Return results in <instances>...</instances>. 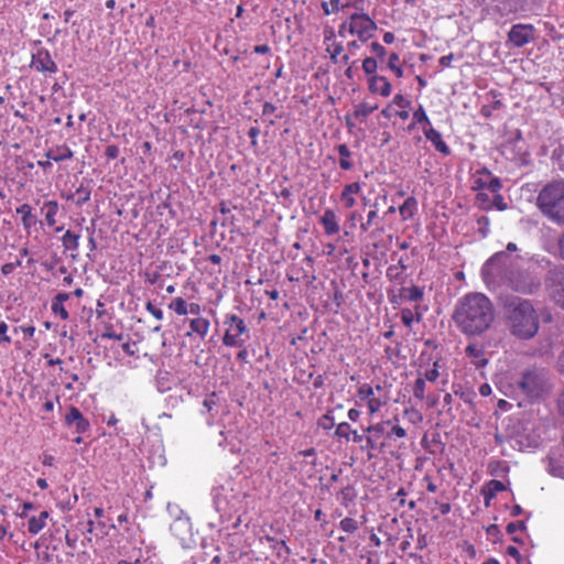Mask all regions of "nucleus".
I'll list each match as a JSON object with an SVG mask.
<instances>
[{
    "mask_svg": "<svg viewBox=\"0 0 564 564\" xmlns=\"http://www.w3.org/2000/svg\"><path fill=\"white\" fill-rule=\"evenodd\" d=\"M417 207V200L415 197H408L404 203L399 207L400 215L404 220L410 219L414 216Z\"/></svg>",
    "mask_w": 564,
    "mask_h": 564,
    "instance_id": "obj_21",
    "label": "nucleus"
},
{
    "mask_svg": "<svg viewBox=\"0 0 564 564\" xmlns=\"http://www.w3.org/2000/svg\"><path fill=\"white\" fill-rule=\"evenodd\" d=\"M452 317L462 334L480 336L491 328L496 319V310L486 294L469 292L458 299Z\"/></svg>",
    "mask_w": 564,
    "mask_h": 564,
    "instance_id": "obj_1",
    "label": "nucleus"
},
{
    "mask_svg": "<svg viewBox=\"0 0 564 564\" xmlns=\"http://www.w3.org/2000/svg\"><path fill=\"white\" fill-rule=\"evenodd\" d=\"M69 300V294L68 293H58L55 297H54V302L56 303H62L64 304V302L68 301Z\"/></svg>",
    "mask_w": 564,
    "mask_h": 564,
    "instance_id": "obj_64",
    "label": "nucleus"
},
{
    "mask_svg": "<svg viewBox=\"0 0 564 564\" xmlns=\"http://www.w3.org/2000/svg\"><path fill=\"white\" fill-rule=\"evenodd\" d=\"M339 528L347 533H354L358 530V523L355 519L347 517L339 522Z\"/></svg>",
    "mask_w": 564,
    "mask_h": 564,
    "instance_id": "obj_32",
    "label": "nucleus"
},
{
    "mask_svg": "<svg viewBox=\"0 0 564 564\" xmlns=\"http://www.w3.org/2000/svg\"><path fill=\"white\" fill-rule=\"evenodd\" d=\"M340 497H341L343 505L347 506L356 497L355 489L351 486H347V487L343 488L340 491Z\"/></svg>",
    "mask_w": 564,
    "mask_h": 564,
    "instance_id": "obj_36",
    "label": "nucleus"
},
{
    "mask_svg": "<svg viewBox=\"0 0 564 564\" xmlns=\"http://www.w3.org/2000/svg\"><path fill=\"white\" fill-rule=\"evenodd\" d=\"M276 110V107L271 102H264L262 108V116H270Z\"/></svg>",
    "mask_w": 564,
    "mask_h": 564,
    "instance_id": "obj_56",
    "label": "nucleus"
},
{
    "mask_svg": "<svg viewBox=\"0 0 564 564\" xmlns=\"http://www.w3.org/2000/svg\"><path fill=\"white\" fill-rule=\"evenodd\" d=\"M517 387L530 400H540L552 390V382L544 369L532 368L525 370L517 381Z\"/></svg>",
    "mask_w": 564,
    "mask_h": 564,
    "instance_id": "obj_4",
    "label": "nucleus"
},
{
    "mask_svg": "<svg viewBox=\"0 0 564 564\" xmlns=\"http://www.w3.org/2000/svg\"><path fill=\"white\" fill-rule=\"evenodd\" d=\"M189 327L193 333H196L200 337H205L209 329V322L203 317L193 318L189 322Z\"/></svg>",
    "mask_w": 564,
    "mask_h": 564,
    "instance_id": "obj_24",
    "label": "nucleus"
},
{
    "mask_svg": "<svg viewBox=\"0 0 564 564\" xmlns=\"http://www.w3.org/2000/svg\"><path fill=\"white\" fill-rule=\"evenodd\" d=\"M557 409L558 412L564 416V389L561 391L557 398Z\"/></svg>",
    "mask_w": 564,
    "mask_h": 564,
    "instance_id": "obj_59",
    "label": "nucleus"
},
{
    "mask_svg": "<svg viewBox=\"0 0 564 564\" xmlns=\"http://www.w3.org/2000/svg\"><path fill=\"white\" fill-rule=\"evenodd\" d=\"M536 204L550 220L564 225V180L546 184L540 191Z\"/></svg>",
    "mask_w": 564,
    "mask_h": 564,
    "instance_id": "obj_3",
    "label": "nucleus"
},
{
    "mask_svg": "<svg viewBox=\"0 0 564 564\" xmlns=\"http://www.w3.org/2000/svg\"><path fill=\"white\" fill-rule=\"evenodd\" d=\"M506 489L505 485L500 480H490L487 484V499L495 497L498 492Z\"/></svg>",
    "mask_w": 564,
    "mask_h": 564,
    "instance_id": "obj_31",
    "label": "nucleus"
},
{
    "mask_svg": "<svg viewBox=\"0 0 564 564\" xmlns=\"http://www.w3.org/2000/svg\"><path fill=\"white\" fill-rule=\"evenodd\" d=\"M491 387L488 384V383H484L480 386L479 388V393L482 395V397H488L491 394Z\"/></svg>",
    "mask_w": 564,
    "mask_h": 564,
    "instance_id": "obj_61",
    "label": "nucleus"
},
{
    "mask_svg": "<svg viewBox=\"0 0 564 564\" xmlns=\"http://www.w3.org/2000/svg\"><path fill=\"white\" fill-rule=\"evenodd\" d=\"M377 109V105L371 106L367 102H361L355 106L352 117L356 120L364 121L370 113H372Z\"/></svg>",
    "mask_w": 564,
    "mask_h": 564,
    "instance_id": "obj_25",
    "label": "nucleus"
},
{
    "mask_svg": "<svg viewBox=\"0 0 564 564\" xmlns=\"http://www.w3.org/2000/svg\"><path fill=\"white\" fill-rule=\"evenodd\" d=\"M517 249L516 243L509 242L506 251L497 252L488 259L481 268V275L484 280L486 282L495 280L500 273H502V269L512 268L513 260L510 258L509 253L516 252Z\"/></svg>",
    "mask_w": 564,
    "mask_h": 564,
    "instance_id": "obj_7",
    "label": "nucleus"
},
{
    "mask_svg": "<svg viewBox=\"0 0 564 564\" xmlns=\"http://www.w3.org/2000/svg\"><path fill=\"white\" fill-rule=\"evenodd\" d=\"M170 307L178 315L187 314V304L182 297L174 299Z\"/></svg>",
    "mask_w": 564,
    "mask_h": 564,
    "instance_id": "obj_33",
    "label": "nucleus"
},
{
    "mask_svg": "<svg viewBox=\"0 0 564 564\" xmlns=\"http://www.w3.org/2000/svg\"><path fill=\"white\" fill-rule=\"evenodd\" d=\"M401 319H402V323H403L406 327H411V326H412L413 321L415 319V317H414L413 312H412L410 308H403V310L401 311Z\"/></svg>",
    "mask_w": 564,
    "mask_h": 564,
    "instance_id": "obj_42",
    "label": "nucleus"
},
{
    "mask_svg": "<svg viewBox=\"0 0 564 564\" xmlns=\"http://www.w3.org/2000/svg\"><path fill=\"white\" fill-rule=\"evenodd\" d=\"M503 311L506 325L512 336L527 340L538 334L539 315L532 301L512 296L506 300Z\"/></svg>",
    "mask_w": 564,
    "mask_h": 564,
    "instance_id": "obj_2",
    "label": "nucleus"
},
{
    "mask_svg": "<svg viewBox=\"0 0 564 564\" xmlns=\"http://www.w3.org/2000/svg\"><path fill=\"white\" fill-rule=\"evenodd\" d=\"M391 435H394L399 438H403L406 436V432L403 427H401L400 425H394L392 426L391 429V432L388 433V436L390 437Z\"/></svg>",
    "mask_w": 564,
    "mask_h": 564,
    "instance_id": "obj_55",
    "label": "nucleus"
},
{
    "mask_svg": "<svg viewBox=\"0 0 564 564\" xmlns=\"http://www.w3.org/2000/svg\"><path fill=\"white\" fill-rule=\"evenodd\" d=\"M76 192H77V194H80V196H82L78 204H83V203H86L87 200H89L90 191L88 188L80 185Z\"/></svg>",
    "mask_w": 564,
    "mask_h": 564,
    "instance_id": "obj_50",
    "label": "nucleus"
},
{
    "mask_svg": "<svg viewBox=\"0 0 564 564\" xmlns=\"http://www.w3.org/2000/svg\"><path fill=\"white\" fill-rule=\"evenodd\" d=\"M425 392V380L423 378H417L414 383L413 394L416 399L423 400Z\"/></svg>",
    "mask_w": 564,
    "mask_h": 564,
    "instance_id": "obj_37",
    "label": "nucleus"
},
{
    "mask_svg": "<svg viewBox=\"0 0 564 564\" xmlns=\"http://www.w3.org/2000/svg\"><path fill=\"white\" fill-rule=\"evenodd\" d=\"M545 289L550 299L564 310V267L551 268L545 275Z\"/></svg>",
    "mask_w": 564,
    "mask_h": 564,
    "instance_id": "obj_8",
    "label": "nucleus"
},
{
    "mask_svg": "<svg viewBox=\"0 0 564 564\" xmlns=\"http://www.w3.org/2000/svg\"><path fill=\"white\" fill-rule=\"evenodd\" d=\"M437 367H438V360L434 361L433 368L425 372L424 377L426 380H429L431 382H434L437 380V378L440 377Z\"/></svg>",
    "mask_w": 564,
    "mask_h": 564,
    "instance_id": "obj_43",
    "label": "nucleus"
},
{
    "mask_svg": "<svg viewBox=\"0 0 564 564\" xmlns=\"http://www.w3.org/2000/svg\"><path fill=\"white\" fill-rule=\"evenodd\" d=\"M42 210L45 213V220L48 226H54L56 220L55 216L58 212V203L56 200L45 202Z\"/></svg>",
    "mask_w": 564,
    "mask_h": 564,
    "instance_id": "obj_23",
    "label": "nucleus"
},
{
    "mask_svg": "<svg viewBox=\"0 0 564 564\" xmlns=\"http://www.w3.org/2000/svg\"><path fill=\"white\" fill-rule=\"evenodd\" d=\"M350 432H351L350 425L346 422H343L337 425L335 434L338 437H344L346 440H349Z\"/></svg>",
    "mask_w": 564,
    "mask_h": 564,
    "instance_id": "obj_40",
    "label": "nucleus"
},
{
    "mask_svg": "<svg viewBox=\"0 0 564 564\" xmlns=\"http://www.w3.org/2000/svg\"><path fill=\"white\" fill-rule=\"evenodd\" d=\"M369 89L371 93L388 97L391 94V84L384 76L373 75L369 78Z\"/></svg>",
    "mask_w": 564,
    "mask_h": 564,
    "instance_id": "obj_14",
    "label": "nucleus"
},
{
    "mask_svg": "<svg viewBox=\"0 0 564 564\" xmlns=\"http://www.w3.org/2000/svg\"><path fill=\"white\" fill-rule=\"evenodd\" d=\"M382 392L383 389L379 384L373 388L364 383L358 388V398L367 403L370 414H375L387 403L388 398Z\"/></svg>",
    "mask_w": 564,
    "mask_h": 564,
    "instance_id": "obj_10",
    "label": "nucleus"
},
{
    "mask_svg": "<svg viewBox=\"0 0 564 564\" xmlns=\"http://www.w3.org/2000/svg\"><path fill=\"white\" fill-rule=\"evenodd\" d=\"M413 119L416 123H424L425 126H430V119L426 116V112L422 106H420L413 113Z\"/></svg>",
    "mask_w": 564,
    "mask_h": 564,
    "instance_id": "obj_39",
    "label": "nucleus"
},
{
    "mask_svg": "<svg viewBox=\"0 0 564 564\" xmlns=\"http://www.w3.org/2000/svg\"><path fill=\"white\" fill-rule=\"evenodd\" d=\"M79 239L80 236L78 234L67 230L62 237V245L65 250L76 251L79 247Z\"/></svg>",
    "mask_w": 564,
    "mask_h": 564,
    "instance_id": "obj_22",
    "label": "nucleus"
},
{
    "mask_svg": "<svg viewBox=\"0 0 564 564\" xmlns=\"http://www.w3.org/2000/svg\"><path fill=\"white\" fill-rule=\"evenodd\" d=\"M465 354L469 358H473L474 364L478 367L485 366L487 364V359L484 358V349L476 344H469L465 348Z\"/></svg>",
    "mask_w": 564,
    "mask_h": 564,
    "instance_id": "obj_19",
    "label": "nucleus"
},
{
    "mask_svg": "<svg viewBox=\"0 0 564 564\" xmlns=\"http://www.w3.org/2000/svg\"><path fill=\"white\" fill-rule=\"evenodd\" d=\"M65 422L67 425L75 426V430L77 433L82 434L88 431L89 429V422L83 416L82 412L75 408L72 406L68 411V413L65 416Z\"/></svg>",
    "mask_w": 564,
    "mask_h": 564,
    "instance_id": "obj_13",
    "label": "nucleus"
},
{
    "mask_svg": "<svg viewBox=\"0 0 564 564\" xmlns=\"http://www.w3.org/2000/svg\"><path fill=\"white\" fill-rule=\"evenodd\" d=\"M337 152L340 156L339 159V166L343 169V170H351L352 167V162L350 161V155H351V152L349 150V148L346 145V144H339L337 145Z\"/></svg>",
    "mask_w": 564,
    "mask_h": 564,
    "instance_id": "obj_26",
    "label": "nucleus"
},
{
    "mask_svg": "<svg viewBox=\"0 0 564 564\" xmlns=\"http://www.w3.org/2000/svg\"><path fill=\"white\" fill-rule=\"evenodd\" d=\"M386 424H390V421L370 425L367 427L366 431L370 433V435L373 436L376 440H378L384 433Z\"/></svg>",
    "mask_w": 564,
    "mask_h": 564,
    "instance_id": "obj_34",
    "label": "nucleus"
},
{
    "mask_svg": "<svg viewBox=\"0 0 564 564\" xmlns=\"http://www.w3.org/2000/svg\"><path fill=\"white\" fill-rule=\"evenodd\" d=\"M498 276L506 278L513 291L523 294H533L541 286L540 280L528 271L507 268L502 269V273H500Z\"/></svg>",
    "mask_w": 564,
    "mask_h": 564,
    "instance_id": "obj_6",
    "label": "nucleus"
},
{
    "mask_svg": "<svg viewBox=\"0 0 564 564\" xmlns=\"http://www.w3.org/2000/svg\"><path fill=\"white\" fill-rule=\"evenodd\" d=\"M370 46L377 57L382 58L386 55V48L381 44L372 42Z\"/></svg>",
    "mask_w": 564,
    "mask_h": 564,
    "instance_id": "obj_49",
    "label": "nucleus"
},
{
    "mask_svg": "<svg viewBox=\"0 0 564 564\" xmlns=\"http://www.w3.org/2000/svg\"><path fill=\"white\" fill-rule=\"evenodd\" d=\"M558 253L562 260H564V232L558 238Z\"/></svg>",
    "mask_w": 564,
    "mask_h": 564,
    "instance_id": "obj_62",
    "label": "nucleus"
},
{
    "mask_svg": "<svg viewBox=\"0 0 564 564\" xmlns=\"http://www.w3.org/2000/svg\"><path fill=\"white\" fill-rule=\"evenodd\" d=\"M525 529V524L523 521H518V522H510L508 525H507V532L510 533V534H513L516 533L517 531H522Z\"/></svg>",
    "mask_w": 564,
    "mask_h": 564,
    "instance_id": "obj_46",
    "label": "nucleus"
},
{
    "mask_svg": "<svg viewBox=\"0 0 564 564\" xmlns=\"http://www.w3.org/2000/svg\"><path fill=\"white\" fill-rule=\"evenodd\" d=\"M378 217V214L376 210H370L367 215V221L366 223H362L360 228L362 231H367L369 229L370 226L373 225L375 223V219Z\"/></svg>",
    "mask_w": 564,
    "mask_h": 564,
    "instance_id": "obj_45",
    "label": "nucleus"
},
{
    "mask_svg": "<svg viewBox=\"0 0 564 564\" xmlns=\"http://www.w3.org/2000/svg\"><path fill=\"white\" fill-rule=\"evenodd\" d=\"M335 425L334 417L326 413L318 420V426L323 430H330Z\"/></svg>",
    "mask_w": 564,
    "mask_h": 564,
    "instance_id": "obj_41",
    "label": "nucleus"
},
{
    "mask_svg": "<svg viewBox=\"0 0 564 564\" xmlns=\"http://www.w3.org/2000/svg\"><path fill=\"white\" fill-rule=\"evenodd\" d=\"M534 32L532 24H514L508 33V41L516 47H522L533 41Z\"/></svg>",
    "mask_w": 564,
    "mask_h": 564,
    "instance_id": "obj_11",
    "label": "nucleus"
},
{
    "mask_svg": "<svg viewBox=\"0 0 564 564\" xmlns=\"http://www.w3.org/2000/svg\"><path fill=\"white\" fill-rule=\"evenodd\" d=\"M361 189V186L358 182H354L345 185L340 199L344 202L346 208H351L356 204V199L354 198V194H358Z\"/></svg>",
    "mask_w": 564,
    "mask_h": 564,
    "instance_id": "obj_17",
    "label": "nucleus"
},
{
    "mask_svg": "<svg viewBox=\"0 0 564 564\" xmlns=\"http://www.w3.org/2000/svg\"><path fill=\"white\" fill-rule=\"evenodd\" d=\"M8 328L9 327L6 322H0V345H2L3 343H11V338L6 335Z\"/></svg>",
    "mask_w": 564,
    "mask_h": 564,
    "instance_id": "obj_47",
    "label": "nucleus"
},
{
    "mask_svg": "<svg viewBox=\"0 0 564 564\" xmlns=\"http://www.w3.org/2000/svg\"><path fill=\"white\" fill-rule=\"evenodd\" d=\"M556 365L558 371L564 375V350L558 355Z\"/></svg>",
    "mask_w": 564,
    "mask_h": 564,
    "instance_id": "obj_63",
    "label": "nucleus"
},
{
    "mask_svg": "<svg viewBox=\"0 0 564 564\" xmlns=\"http://www.w3.org/2000/svg\"><path fill=\"white\" fill-rule=\"evenodd\" d=\"M31 67H34L37 72L55 74L57 72V65L53 61L47 50H39L32 56Z\"/></svg>",
    "mask_w": 564,
    "mask_h": 564,
    "instance_id": "obj_12",
    "label": "nucleus"
},
{
    "mask_svg": "<svg viewBox=\"0 0 564 564\" xmlns=\"http://www.w3.org/2000/svg\"><path fill=\"white\" fill-rule=\"evenodd\" d=\"M46 156L48 160L55 162L65 161L73 158V151L68 147H59L47 151Z\"/></svg>",
    "mask_w": 564,
    "mask_h": 564,
    "instance_id": "obj_20",
    "label": "nucleus"
},
{
    "mask_svg": "<svg viewBox=\"0 0 564 564\" xmlns=\"http://www.w3.org/2000/svg\"><path fill=\"white\" fill-rule=\"evenodd\" d=\"M47 511H42L39 516H33L29 519L28 530L31 534H37L45 525L48 518Z\"/></svg>",
    "mask_w": 564,
    "mask_h": 564,
    "instance_id": "obj_18",
    "label": "nucleus"
},
{
    "mask_svg": "<svg viewBox=\"0 0 564 564\" xmlns=\"http://www.w3.org/2000/svg\"><path fill=\"white\" fill-rule=\"evenodd\" d=\"M21 265V261L18 260L15 263H4L1 268V272L2 274L4 275H9L10 273L13 272V270L17 268V267H20Z\"/></svg>",
    "mask_w": 564,
    "mask_h": 564,
    "instance_id": "obj_52",
    "label": "nucleus"
},
{
    "mask_svg": "<svg viewBox=\"0 0 564 564\" xmlns=\"http://www.w3.org/2000/svg\"><path fill=\"white\" fill-rule=\"evenodd\" d=\"M17 213L22 215V224L25 228H31L35 224V218L29 204H22L17 208Z\"/></svg>",
    "mask_w": 564,
    "mask_h": 564,
    "instance_id": "obj_27",
    "label": "nucleus"
},
{
    "mask_svg": "<svg viewBox=\"0 0 564 564\" xmlns=\"http://www.w3.org/2000/svg\"><path fill=\"white\" fill-rule=\"evenodd\" d=\"M400 296L405 299L406 301L416 302L422 299L423 292L417 286L403 288L401 290Z\"/></svg>",
    "mask_w": 564,
    "mask_h": 564,
    "instance_id": "obj_28",
    "label": "nucleus"
},
{
    "mask_svg": "<svg viewBox=\"0 0 564 564\" xmlns=\"http://www.w3.org/2000/svg\"><path fill=\"white\" fill-rule=\"evenodd\" d=\"M347 4L343 3L341 0H329V2H323L322 9L326 15L338 12L339 10L346 8Z\"/></svg>",
    "mask_w": 564,
    "mask_h": 564,
    "instance_id": "obj_29",
    "label": "nucleus"
},
{
    "mask_svg": "<svg viewBox=\"0 0 564 564\" xmlns=\"http://www.w3.org/2000/svg\"><path fill=\"white\" fill-rule=\"evenodd\" d=\"M224 323L227 325L223 339L224 345L228 347L241 346L243 344L241 336L248 330L245 321L235 314H229Z\"/></svg>",
    "mask_w": 564,
    "mask_h": 564,
    "instance_id": "obj_9",
    "label": "nucleus"
},
{
    "mask_svg": "<svg viewBox=\"0 0 564 564\" xmlns=\"http://www.w3.org/2000/svg\"><path fill=\"white\" fill-rule=\"evenodd\" d=\"M52 311L55 314H58L62 319H67L68 318V312L66 311V308L64 307V304H62V303H56V302L53 301V303H52Z\"/></svg>",
    "mask_w": 564,
    "mask_h": 564,
    "instance_id": "obj_44",
    "label": "nucleus"
},
{
    "mask_svg": "<svg viewBox=\"0 0 564 564\" xmlns=\"http://www.w3.org/2000/svg\"><path fill=\"white\" fill-rule=\"evenodd\" d=\"M376 30L377 24L367 13H354L339 25L338 34L345 37L348 33L357 36L361 42H367L373 36Z\"/></svg>",
    "mask_w": 564,
    "mask_h": 564,
    "instance_id": "obj_5",
    "label": "nucleus"
},
{
    "mask_svg": "<svg viewBox=\"0 0 564 564\" xmlns=\"http://www.w3.org/2000/svg\"><path fill=\"white\" fill-rule=\"evenodd\" d=\"M148 312H150L156 319L161 321L163 318L162 310L158 308L151 302H148L145 305Z\"/></svg>",
    "mask_w": 564,
    "mask_h": 564,
    "instance_id": "obj_48",
    "label": "nucleus"
},
{
    "mask_svg": "<svg viewBox=\"0 0 564 564\" xmlns=\"http://www.w3.org/2000/svg\"><path fill=\"white\" fill-rule=\"evenodd\" d=\"M105 154L108 159L113 160L119 155V148L115 144H110L106 148Z\"/></svg>",
    "mask_w": 564,
    "mask_h": 564,
    "instance_id": "obj_51",
    "label": "nucleus"
},
{
    "mask_svg": "<svg viewBox=\"0 0 564 564\" xmlns=\"http://www.w3.org/2000/svg\"><path fill=\"white\" fill-rule=\"evenodd\" d=\"M424 135L434 144L437 151L445 155L451 153L448 145L443 141L442 135L437 130L433 129L432 127L425 128Z\"/></svg>",
    "mask_w": 564,
    "mask_h": 564,
    "instance_id": "obj_16",
    "label": "nucleus"
},
{
    "mask_svg": "<svg viewBox=\"0 0 564 564\" xmlns=\"http://www.w3.org/2000/svg\"><path fill=\"white\" fill-rule=\"evenodd\" d=\"M326 51L329 53L332 62L336 64L338 62V56L343 52V45L340 43H333L326 48Z\"/></svg>",
    "mask_w": 564,
    "mask_h": 564,
    "instance_id": "obj_38",
    "label": "nucleus"
},
{
    "mask_svg": "<svg viewBox=\"0 0 564 564\" xmlns=\"http://www.w3.org/2000/svg\"><path fill=\"white\" fill-rule=\"evenodd\" d=\"M453 58H454V55L452 53L448 55H444L440 58V64L444 67H448V66H451Z\"/></svg>",
    "mask_w": 564,
    "mask_h": 564,
    "instance_id": "obj_57",
    "label": "nucleus"
},
{
    "mask_svg": "<svg viewBox=\"0 0 564 564\" xmlns=\"http://www.w3.org/2000/svg\"><path fill=\"white\" fill-rule=\"evenodd\" d=\"M393 104L403 109L410 106V101L406 100L401 94H398L393 97Z\"/></svg>",
    "mask_w": 564,
    "mask_h": 564,
    "instance_id": "obj_53",
    "label": "nucleus"
},
{
    "mask_svg": "<svg viewBox=\"0 0 564 564\" xmlns=\"http://www.w3.org/2000/svg\"><path fill=\"white\" fill-rule=\"evenodd\" d=\"M102 338H109V339H115V340H121L122 339V334H117V333H113V332H106L101 335Z\"/></svg>",
    "mask_w": 564,
    "mask_h": 564,
    "instance_id": "obj_60",
    "label": "nucleus"
},
{
    "mask_svg": "<svg viewBox=\"0 0 564 564\" xmlns=\"http://www.w3.org/2000/svg\"><path fill=\"white\" fill-rule=\"evenodd\" d=\"M365 440H366V446H365L366 448H368V449L377 448V440L373 436L369 435Z\"/></svg>",
    "mask_w": 564,
    "mask_h": 564,
    "instance_id": "obj_58",
    "label": "nucleus"
},
{
    "mask_svg": "<svg viewBox=\"0 0 564 564\" xmlns=\"http://www.w3.org/2000/svg\"><path fill=\"white\" fill-rule=\"evenodd\" d=\"M377 67H378V63L372 57H367L362 62V69L367 75H371V76L376 75Z\"/></svg>",
    "mask_w": 564,
    "mask_h": 564,
    "instance_id": "obj_35",
    "label": "nucleus"
},
{
    "mask_svg": "<svg viewBox=\"0 0 564 564\" xmlns=\"http://www.w3.org/2000/svg\"><path fill=\"white\" fill-rule=\"evenodd\" d=\"M321 223L324 227L325 234L328 236L335 235L339 231V225L336 214L333 209H326L322 217Z\"/></svg>",
    "mask_w": 564,
    "mask_h": 564,
    "instance_id": "obj_15",
    "label": "nucleus"
},
{
    "mask_svg": "<svg viewBox=\"0 0 564 564\" xmlns=\"http://www.w3.org/2000/svg\"><path fill=\"white\" fill-rule=\"evenodd\" d=\"M487 188H488L490 192H492V193H497V192H499V191H500V188H501V182H500V180H499V178H497V177H492V178L489 181V183H488V185H487Z\"/></svg>",
    "mask_w": 564,
    "mask_h": 564,
    "instance_id": "obj_54",
    "label": "nucleus"
},
{
    "mask_svg": "<svg viewBox=\"0 0 564 564\" xmlns=\"http://www.w3.org/2000/svg\"><path fill=\"white\" fill-rule=\"evenodd\" d=\"M388 67L395 74L397 77L401 78L403 76V69L399 65V55L397 53H391L389 55Z\"/></svg>",
    "mask_w": 564,
    "mask_h": 564,
    "instance_id": "obj_30",
    "label": "nucleus"
}]
</instances>
